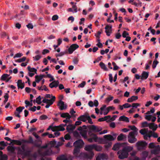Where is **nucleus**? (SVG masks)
Listing matches in <instances>:
<instances>
[{
  "label": "nucleus",
  "mask_w": 160,
  "mask_h": 160,
  "mask_svg": "<svg viewBox=\"0 0 160 160\" xmlns=\"http://www.w3.org/2000/svg\"><path fill=\"white\" fill-rule=\"evenodd\" d=\"M158 62L157 60H154L153 62V64L152 65V67L153 68H155L156 67L157 65L158 64Z\"/></svg>",
  "instance_id": "79ce46f5"
},
{
  "label": "nucleus",
  "mask_w": 160,
  "mask_h": 160,
  "mask_svg": "<svg viewBox=\"0 0 160 160\" xmlns=\"http://www.w3.org/2000/svg\"><path fill=\"white\" fill-rule=\"evenodd\" d=\"M58 18V16L57 15H54L52 18V19L53 21L57 20Z\"/></svg>",
  "instance_id": "e2e57ef3"
},
{
  "label": "nucleus",
  "mask_w": 160,
  "mask_h": 160,
  "mask_svg": "<svg viewBox=\"0 0 160 160\" xmlns=\"http://www.w3.org/2000/svg\"><path fill=\"white\" fill-rule=\"evenodd\" d=\"M25 86L24 83H22V80H18L17 82V86L18 89L21 88V89H23Z\"/></svg>",
  "instance_id": "a211bd4d"
},
{
  "label": "nucleus",
  "mask_w": 160,
  "mask_h": 160,
  "mask_svg": "<svg viewBox=\"0 0 160 160\" xmlns=\"http://www.w3.org/2000/svg\"><path fill=\"white\" fill-rule=\"evenodd\" d=\"M59 82L58 80H54L49 84V87L51 88L54 87L56 88L59 85Z\"/></svg>",
  "instance_id": "f3484780"
},
{
  "label": "nucleus",
  "mask_w": 160,
  "mask_h": 160,
  "mask_svg": "<svg viewBox=\"0 0 160 160\" xmlns=\"http://www.w3.org/2000/svg\"><path fill=\"white\" fill-rule=\"evenodd\" d=\"M126 138V136L122 133L120 134L117 138V140L118 141L122 140L124 138Z\"/></svg>",
  "instance_id": "c756f323"
},
{
  "label": "nucleus",
  "mask_w": 160,
  "mask_h": 160,
  "mask_svg": "<svg viewBox=\"0 0 160 160\" xmlns=\"http://www.w3.org/2000/svg\"><path fill=\"white\" fill-rule=\"evenodd\" d=\"M128 144V143L127 142H123L121 144L117 143L113 146L112 149L114 151L118 150L122 145H127Z\"/></svg>",
  "instance_id": "f8f14e48"
},
{
  "label": "nucleus",
  "mask_w": 160,
  "mask_h": 160,
  "mask_svg": "<svg viewBox=\"0 0 160 160\" xmlns=\"http://www.w3.org/2000/svg\"><path fill=\"white\" fill-rule=\"evenodd\" d=\"M88 134L91 137L88 139V141L90 142H92L93 141L95 142H98L99 143H101L102 142L103 140L102 138H98L96 134L92 133L91 131L88 132Z\"/></svg>",
  "instance_id": "f03ea898"
},
{
  "label": "nucleus",
  "mask_w": 160,
  "mask_h": 160,
  "mask_svg": "<svg viewBox=\"0 0 160 160\" xmlns=\"http://www.w3.org/2000/svg\"><path fill=\"white\" fill-rule=\"evenodd\" d=\"M0 159L1 160H7L8 157L6 155L3 154L2 152L0 151Z\"/></svg>",
  "instance_id": "bb28decb"
},
{
  "label": "nucleus",
  "mask_w": 160,
  "mask_h": 160,
  "mask_svg": "<svg viewBox=\"0 0 160 160\" xmlns=\"http://www.w3.org/2000/svg\"><path fill=\"white\" fill-rule=\"evenodd\" d=\"M149 123H148V122H144L142 123V127H148Z\"/></svg>",
  "instance_id": "774afa93"
},
{
  "label": "nucleus",
  "mask_w": 160,
  "mask_h": 160,
  "mask_svg": "<svg viewBox=\"0 0 160 160\" xmlns=\"http://www.w3.org/2000/svg\"><path fill=\"white\" fill-rule=\"evenodd\" d=\"M58 126H54V127L52 126V130L53 132L58 131Z\"/></svg>",
  "instance_id": "69168bd1"
},
{
  "label": "nucleus",
  "mask_w": 160,
  "mask_h": 160,
  "mask_svg": "<svg viewBox=\"0 0 160 160\" xmlns=\"http://www.w3.org/2000/svg\"><path fill=\"white\" fill-rule=\"evenodd\" d=\"M128 35V33L126 31H124L122 34V36L124 38H126L127 37L126 36Z\"/></svg>",
  "instance_id": "338daca9"
},
{
  "label": "nucleus",
  "mask_w": 160,
  "mask_h": 160,
  "mask_svg": "<svg viewBox=\"0 0 160 160\" xmlns=\"http://www.w3.org/2000/svg\"><path fill=\"white\" fill-rule=\"evenodd\" d=\"M99 65L102 69H103L105 71H108V69L107 68L105 64L103 62H101L99 63Z\"/></svg>",
  "instance_id": "7c9ffc66"
},
{
  "label": "nucleus",
  "mask_w": 160,
  "mask_h": 160,
  "mask_svg": "<svg viewBox=\"0 0 160 160\" xmlns=\"http://www.w3.org/2000/svg\"><path fill=\"white\" fill-rule=\"evenodd\" d=\"M148 75L149 72L143 71L142 74L141 79L142 80L146 79L148 78Z\"/></svg>",
  "instance_id": "4be33fe9"
},
{
  "label": "nucleus",
  "mask_w": 160,
  "mask_h": 160,
  "mask_svg": "<svg viewBox=\"0 0 160 160\" xmlns=\"http://www.w3.org/2000/svg\"><path fill=\"white\" fill-rule=\"evenodd\" d=\"M64 138L66 140H69L71 138V137L68 134H66L64 136Z\"/></svg>",
  "instance_id": "052dcab7"
},
{
  "label": "nucleus",
  "mask_w": 160,
  "mask_h": 160,
  "mask_svg": "<svg viewBox=\"0 0 160 160\" xmlns=\"http://www.w3.org/2000/svg\"><path fill=\"white\" fill-rule=\"evenodd\" d=\"M55 101H51L47 103V104L45 106V108H48L50 105H52Z\"/></svg>",
  "instance_id": "a18cd8bd"
},
{
  "label": "nucleus",
  "mask_w": 160,
  "mask_h": 160,
  "mask_svg": "<svg viewBox=\"0 0 160 160\" xmlns=\"http://www.w3.org/2000/svg\"><path fill=\"white\" fill-rule=\"evenodd\" d=\"M80 133L81 136L83 137L84 136H85V135H87V131L86 130H83L81 132H80Z\"/></svg>",
  "instance_id": "680f3d73"
},
{
  "label": "nucleus",
  "mask_w": 160,
  "mask_h": 160,
  "mask_svg": "<svg viewBox=\"0 0 160 160\" xmlns=\"http://www.w3.org/2000/svg\"><path fill=\"white\" fill-rule=\"evenodd\" d=\"M88 116V115H81L77 119L78 120L81 121L83 122H86V117Z\"/></svg>",
  "instance_id": "393cba45"
},
{
  "label": "nucleus",
  "mask_w": 160,
  "mask_h": 160,
  "mask_svg": "<svg viewBox=\"0 0 160 160\" xmlns=\"http://www.w3.org/2000/svg\"><path fill=\"white\" fill-rule=\"evenodd\" d=\"M45 76L44 75H40L39 76L37 75L35 76V80L37 83H38L42 79V78L44 77Z\"/></svg>",
  "instance_id": "5701e85b"
},
{
  "label": "nucleus",
  "mask_w": 160,
  "mask_h": 160,
  "mask_svg": "<svg viewBox=\"0 0 160 160\" xmlns=\"http://www.w3.org/2000/svg\"><path fill=\"white\" fill-rule=\"evenodd\" d=\"M147 143L145 142L138 141L136 143V146L138 150H140L147 145Z\"/></svg>",
  "instance_id": "0eeeda50"
},
{
  "label": "nucleus",
  "mask_w": 160,
  "mask_h": 160,
  "mask_svg": "<svg viewBox=\"0 0 160 160\" xmlns=\"http://www.w3.org/2000/svg\"><path fill=\"white\" fill-rule=\"evenodd\" d=\"M18 152L20 154L25 157H29L31 152L30 150L26 149L24 145H22L21 146V148L19 149Z\"/></svg>",
  "instance_id": "20e7f679"
},
{
  "label": "nucleus",
  "mask_w": 160,
  "mask_h": 160,
  "mask_svg": "<svg viewBox=\"0 0 160 160\" xmlns=\"http://www.w3.org/2000/svg\"><path fill=\"white\" fill-rule=\"evenodd\" d=\"M140 106V104L138 103H133L132 104V106L133 108H137L139 106Z\"/></svg>",
  "instance_id": "13d9d810"
},
{
  "label": "nucleus",
  "mask_w": 160,
  "mask_h": 160,
  "mask_svg": "<svg viewBox=\"0 0 160 160\" xmlns=\"http://www.w3.org/2000/svg\"><path fill=\"white\" fill-rule=\"evenodd\" d=\"M58 131H64L65 130V129L64 127H63V126L61 124L60 125L58 126Z\"/></svg>",
  "instance_id": "58836bf2"
},
{
  "label": "nucleus",
  "mask_w": 160,
  "mask_h": 160,
  "mask_svg": "<svg viewBox=\"0 0 160 160\" xmlns=\"http://www.w3.org/2000/svg\"><path fill=\"white\" fill-rule=\"evenodd\" d=\"M115 108L113 106H109L106 109V110L107 111V112H104L103 114L104 115H107L110 110H114Z\"/></svg>",
  "instance_id": "2f4dec72"
},
{
  "label": "nucleus",
  "mask_w": 160,
  "mask_h": 160,
  "mask_svg": "<svg viewBox=\"0 0 160 160\" xmlns=\"http://www.w3.org/2000/svg\"><path fill=\"white\" fill-rule=\"evenodd\" d=\"M152 117V116L151 115H147L145 116V118L148 121H150Z\"/></svg>",
  "instance_id": "0e129e2a"
},
{
  "label": "nucleus",
  "mask_w": 160,
  "mask_h": 160,
  "mask_svg": "<svg viewBox=\"0 0 160 160\" xmlns=\"http://www.w3.org/2000/svg\"><path fill=\"white\" fill-rule=\"evenodd\" d=\"M94 149H95L97 151H100L102 150V148L100 145H97L96 144H94Z\"/></svg>",
  "instance_id": "72a5a7b5"
},
{
  "label": "nucleus",
  "mask_w": 160,
  "mask_h": 160,
  "mask_svg": "<svg viewBox=\"0 0 160 160\" xmlns=\"http://www.w3.org/2000/svg\"><path fill=\"white\" fill-rule=\"evenodd\" d=\"M22 141L23 143H33L32 138L31 136H29L28 140L23 139L22 140Z\"/></svg>",
  "instance_id": "6ab92c4d"
},
{
  "label": "nucleus",
  "mask_w": 160,
  "mask_h": 160,
  "mask_svg": "<svg viewBox=\"0 0 160 160\" xmlns=\"http://www.w3.org/2000/svg\"><path fill=\"white\" fill-rule=\"evenodd\" d=\"M90 129L94 132H98L102 130V128L101 127H97L94 125H92L91 126Z\"/></svg>",
  "instance_id": "2eb2a0df"
},
{
  "label": "nucleus",
  "mask_w": 160,
  "mask_h": 160,
  "mask_svg": "<svg viewBox=\"0 0 160 160\" xmlns=\"http://www.w3.org/2000/svg\"><path fill=\"white\" fill-rule=\"evenodd\" d=\"M76 128V126L72 124H69L67 126L66 129L69 133L72 132Z\"/></svg>",
  "instance_id": "4468645a"
},
{
  "label": "nucleus",
  "mask_w": 160,
  "mask_h": 160,
  "mask_svg": "<svg viewBox=\"0 0 160 160\" xmlns=\"http://www.w3.org/2000/svg\"><path fill=\"white\" fill-rule=\"evenodd\" d=\"M9 76V75L7 74H3L1 77V80L2 81H6L7 78Z\"/></svg>",
  "instance_id": "f704fd0d"
},
{
  "label": "nucleus",
  "mask_w": 160,
  "mask_h": 160,
  "mask_svg": "<svg viewBox=\"0 0 160 160\" xmlns=\"http://www.w3.org/2000/svg\"><path fill=\"white\" fill-rule=\"evenodd\" d=\"M123 106L124 108H130L131 107V105L128 103H125L124 104H123Z\"/></svg>",
  "instance_id": "5fc2aeb1"
},
{
  "label": "nucleus",
  "mask_w": 160,
  "mask_h": 160,
  "mask_svg": "<svg viewBox=\"0 0 160 160\" xmlns=\"http://www.w3.org/2000/svg\"><path fill=\"white\" fill-rule=\"evenodd\" d=\"M113 97L109 96L106 99V102L107 103H108L110 101H112L113 99Z\"/></svg>",
  "instance_id": "c03bdc74"
},
{
  "label": "nucleus",
  "mask_w": 160,
  "mask_h": 160,
  "mask_svg": "<svg viewBox=\"0 0 160 160\" xmlns=\"http://www.w3.org/2000/svg\"><path fill=\"white\" fill-rule=\"evenodd\" d=\"M138 98V96H133L131 98H128L127 102H132L137 100Z\"/></svg>",
  "instance_id": "b1692460"
},
{
  "label": "nucleus",
  "mask_w": 160,
  "mask_h": 160,
  "mask_svg": "<svg viewBox=\"0 0 160 160\" xmlns=\"http://www.w3.org/2000/svg\"><path fill=\"white\" fill-rule=\"evenodd\" d=\"M148 126L150 129H152L154 131L156 130L158 128L157 125L153 123H149Z\"/></svg>",
  "instance_id": "aec40b11"
},
{
  "label": "nucleus",
  "mask_w": 160,
  "mask_h": 160,
  "mask_svg": "<svg viewBox=\"0 0 160 160\" xmlns=\"http://www.w3.org/2000/svg\"><path fill=\"white\" fill-rule=\"evenodd\" d=\"M66 53L65 52H61L57 54L56 55V56L57 57H61L64 55Z\"/></svg>",
  "instance_id": "bf43d9fd"
},
{
  "label": "nucleus",
  "mask_w": 160,
  "mask_h": 160,
  "mask_svg": "<svg viewBox=\"0 0 160 160\" xmlns=\"http://www.w3.org/2000/svg\"><path fill=\"white\" fill-rule=\"evenodd\" d=\"M129 128H130L133 131H136V134L137 133V128L134 126H129Z\"/></svg>",
  "instance_id": "ea45409f"
},
{
  "label": "nucleus",
  "mask_w": 160,
  "mask_h": 160,
  "mask_svg": "<svg viewBox=\"0 0 160 160\" xmlns=\"http://www.w3.org/2000/svg\"><path fill=\"white\" fill-rule=\"evenodd\" d=\"M61 117L62 118H66L67 119L70 120L71 118V116L67 112L63 113L61 114Z\"/></svg>",
  "instance_id": "412c9836"
},
{
  "label": "nucleus",
  "mask_w": 160,
  "mask_h": 160,
  "mask_svg": "<svg viewBox=\"0 0 160 160\" xmlns=\"http://www.w3.org/2000/svg\"><path fill=\"white\" fill-rule=\"evenodd\" d=\"M8 151L13 152L15 151V148L14 147L9 146L8 147Z\"/></svg>",
  "instance_id": "37998d69"
},
{
  "label": "nucleus",
  "mask_w": 160,
  "mask_h": 160,
  "mask_svg": "<svg viewBox=\"0 0 160 160\" xmlns=\"http://www.w3.org/2000/svg\"><path fill=\"white\" fill-rule=\"evenodd\" d=\"M81 148H79L78 147H75V148L73 151V154L76 157L78 156V154L80 152V149Z\"/></svg>",
  "instance_id": "cd10ccee"
},
{
  "label": "nucleus",
  "mask_w": 160,
  "mask_h": 160,
  "mask_svg": "<svg viewBox=\"0 0 160 160\" xmlns=\"http://www.w3.org/2000/svg\"><path fill=\"white\" fill-rule=\"evenodd\" d=\"M112 25L109 26L108 25H107L105 27V29H106L105 32L108 36H110V33L112 32Z\"/></svg>",
  "instance_id": "ddd939ff"
},
{
  "label": "nucleus",
  "mask_w": 160,
  "mask_h": 160,
  "mask_svg": "<svg viewBox=\"0 0 160 160\" xmlns=\"http://www.w3.org/2000/svg\"><path fill=\"white\" fill-rule=\"evenodd\" d=\"M55 98H56L54 96H52V98L51 99L49 100L48 99H46L44 98L42 100V102L43 103H48L49 102H50V101H52V100L55 101Z\"/></svg>",
  "instance_id": "c85d7f7f"
},
{
  "label": "nucleus",
  "mask_w": 160,
  "mask_h": 160,
  "mask_svg": "<svg viewBox=\"0 0 160 160\" xmlns=\"http://www.w3.org/2000/svg\"><path fill=\"white\" fill-rule=\"evenodd\" d=\"M57 105L59 107V108L61 110L65 109L67 108V105H65L64 102L62 101L61 100L59 101Z\"/></svg>",
  "instance_id": "9d476101"
},
{
  "label": "nucleus",
  "mask_w": 160,
  "mask_h": 160,
  "mask_svg": "<svg viewBox=\"0 0 160 160\" xmlns=\"http://www.w3.org/2000/svg\"><path fill=\"white\" fill-rule=\"evenodd\" d=\"M139 132L141 134L145 135V134L147 133V131L146 130L144 129H142L140 130Z\"/></svg>",
  "instance_id": "3c124183"
},
{
  "label": "nucleus",
  "mask_w": 160,
  "mask_h": 160,
  "mask_svg": "<svg viewBox=\"0 0 160 160\" xmlns=\"http://www.w3.org/2000/svg\"><path fill=\"white\" fill-rule=\"evenodd\" d=\"M133 148L131 146H126L124 147L122 150L119 151L118 154L119 155L118 158L120 159H123L127 158L128 156V153L132 151Z\"/></svg>",
  "instance_id": "f257e3e1"
},
{
  "label": "nucleus",
  "mask_w": 160,
  "mask_h": 160,
  "mask_svg": "<svg viewBox=\"0 0 160 160\" xmlns=\"http://www.w3.org/2000/svg\"><path fill=\"white\" fill-rule=\"evenodd\" d=\"M86 82L85 81H83L81 83L78 85V88H83L85 85Z\"/></svg>",
  "instance_id": "09e8293b"
},
{
  "label": "nucleus",
  "mask_w": 160,
  "mask_h": 160,
  "mask_svg": "<svg viewBox=\"0 0 160 160\" xmlns=\"http://www.w3.org/2000/svg\"><path fill=\"white\" fill-rule=\"evenodd\" d=\"M33 58L34 59V60L37 61L39 60L40 58H41V56L39 55H38L35 57H33Z\"/></svg>",
  "instance_id": "a19ab883"
},
{
  "label": "nucleus",
  "mask_w": 160,
  "mask_h": 160,
  "mask_svg": "<svg viewBox=\"0 0 160 160\" xmlns=\"http://www.w3.org/2000/svg\"><path fill=\"white\" fill-rule=\"evenodd\" d=\"M79 46L77 44H73L70 46L68 49L69 54H72L73 51L79 48Z\"/></svg>",
  "instance_id": "1a4fd4ad"
},
{
  "label": "nucleus",
  "mask_w": 160,
  "mask_h": 160,
  "mask_svg": "<svg viewBox=\"0 0 160 160\" xmlns=\"http://www.w3.org/2000/svg\"><path fill=\"white\" fill-rule=\"evenodd\" d=\"M86 119L88 120V122L90 124H92L93 123V122L92 121L91 118L88 115Z\"/></svg>",
  "instance_id": "8fccbe9b"
},
{
  "label": "nucleus",
  "mask_w": 160,
  "mask_h": 160,
  "mask_svg": "<svg viewBox=\"0 0 160 160\" xmlns=\"http://www.w3.org/2000/svg\"><path fill=\"white\" fill-rule=\"evenodd\" d=\"M99 155L102 159H107L108 158L107 156L104 153L100 154Z\"/></svg>",
  "instance_id": "4c0bfd02"
},
{
  "label": "nucleus",
  "mask_w": 160,
  "mask_h": 160,
  "mask_svg": "<svg viewBox=\"0 0 160 160\" xmlns=\"http://www.w3.org/2000/svg\"><path fill=\"white\" fill-rule=\"evenodd\" d=\"M119 120L120 121L126 122H129L128 118L124 116H122L120 117L119 118Z\"/></svg>",
  "instance_id": "a878e982"
},
{
  "label": "nucleus",
  "mask_w": 160,
  "mask_h": 160,
  "mask_svg": "<svg viewBox=\"0 0 160 160\" xmlns=\"http://www.w3.org/2000/svg\"><path fill=\"white\" fill-rule=\"evenodd\" d=\"M94 155V153L93 152H91L88 153L85 152H81L78 156L77 157L81 159H92Z\"/></svg>",
  "instance_id": "7ed1b4c3"
},
{
  "label": "nucleus",
  "mask_w": 160,
  "mask_h": 160,
  "mask_svg": "<svg viewBox=\"0 0 160 160\" xmlns=\"http://www.w3.org/2000/svg\"><path fill=\"white\" fill-rule=\"evenodd\" d=\"M41 97L40 96L38 97V98H36V102L38 104H40L41 103Z\"/></svg>",
  "instance_id": "49530a36"
},
{
  "label": "nucleus",
  "mask_w": 160,
  "mask_h": 160,
  "mask_svg": "<svg viewBox=\"0 0 160 160\" xmlns=\"http://www.w3.org/2000/svg\"><path fill=\"white\" fill-rule=\"evenodd\" d=\"M156 146L153 143L151 142V143H150L149 144V148H150L153 149Z\"/></svg>",
  "instance_id": "6e6d98bb"
},
{
  "label": "nucleus",
  "mask_w": 160,
  "mask_h": 160,
  "mask_svg": "<svg viewBox=\"0 0 160 160\" xmlns=\"http://www.w3.org/2000/svg\"><path fill=\"white\" fill-rule=\"evenodd\" d=\"M23 55V54L22 53H18L16 54L14 56L13 58H20Z\"/></svg>",
  "instance_id": "4d7b16f0"
},
{
  "label": "nucleus",
  "mask_w": 160,
  "mask_h": 160,
  "mask_svg": "<svg viewBox=\"0 0 160 160\" xmlns=\"http://www.w3.org/2000/svg\"><path fill=\"white\" fill-rule=\"evenodd\" d=\"M26 57H23L22 58H19L18 59L15 60L16 62H24L26 59Z\"/></svg>",
  "instance_id": "c9c22d12"
},
{
  "label": "nucleus",
  "mask_w": 160,
  "mask_h": 160,
  "mask_svg": "<svg viewBox=\"0 0 160 160\" xmlns=\"http://www.w3.org/2000/svg\"><path fill=\"white\" fill-rule=\"evenodd\" d=\"M151 152L152 154L155 155L159 154L160 152V147L159 145H157L151 151Z\"/></svg>",
  "instance_id": "9b49d317"
},
{
  "label": "nucleus",
  "mask_w": 160,
  "mask_h": 160,
  "mask_svg": "<svg viewBox=\"0 0 160 160\" xmlns=\"http://www.w3.org/2000/svg\"><path fill=\"white\" fill-rule=\"evenodd\" d=\"M48 117L45 115H42L40 117V119L41 120H45L48 118Z\"/></svg>",
  "instance_id": "603ef678"
},
{
  "label": "nucleus",
  "mask_w": 160,
  "mask_h": 160,
  "mask_svg": "<svg viewBox=\"0 0 160 160\" xmlns=\"http://www.w3.org/2000/svg\"><path fill=\"white\" fill-rule=\"evenodd\" d=\"M103 138L104 139L103 140H102V141L103 140L106 143H107L108 141H112L114 140L115 139V137L114 138L110 134L105 135L103 136Z\"/></svg>",
  "instance_id": "423d86ee"
},
{
  "label": "nucleus",
  "mask_w": 160,
  "mask_h": 160,
  "mask_svg": "<svg viewBox=\"0 0 160 160\" xmlns=\"http://www.w3.org/2000/svg\"><path fill=\"white\" fill-rule=\"evenodd\" d=\"M136 134V131H133L130 132L128 136V141L131 143L135 142L137 141V139L135 138L134 135Z\"/></svg>",
  "instance_id": "39448f33"
},
{
  "label": "nucleus",
  "mask_w": 160,
  "mask_h": 160,
  "mask_svg": "<svg viewBox=\"0 0 160 160\" xmlns=\"http://www.w3.org/2000/svg\"><path fill=\"white\" fill-rule=\"evenodd\" d=\"M79 59L77 58H74L73 59V62L75 64H77L78 63Z\"/></svg>",
  "instance_id": "864d4df0"
},
{
  "label": "nucleus",
  "mask_w": 160,
  "mask_h": 160,
  "mask_svg": "<svg viewBox=\"0 0 160 160\" xmlns=\"http://www.w3.org/2000/svg\"><path fill=\"white\" fill-rule=\"evenodd\" d=\"M28 69L30 72H34L37 74V70L34 68H31L30 66L28 67Z\"/></svg>",
  "instance_id": "473e14b6"
},
{
  "label": "nucleus",
  "mask_w": 160,
  "mask_h": 160,
  "mask_svg": "<svg viewBox=\"0 0 160 160\" xmlns=\"http://www.w3.org/2000/svg\"><path fill=\"white\" fill-rule=\"evenodd\" d=\"M84 145V142L82 139L78 140L74 142L73 143V145L75 147L81 148L83 147Z\"/></svg>",
  "instance_id": "6e6552de"
},
{
  "label": "nucleus",
  "mask_w": 160,
  "mask_h": 160,
  "mask_svg": "<svg viewBox=\"0 0 160 160\" xmlns=\"http://www.w3.org/2000/svg\"><path fill=\"white\" fill-rule=\"evenodd\" d=\"M102 32L98 31L96 34H95V36L97 38H100V34L102 33Z\"/></svg>",
  "instance_id": "de8ad7c7"
},
{
  "label": "nucleus",
  "mask_w": 160,
  "mask_h": 160,
  "mask_svg": "<svg viewBox=\"0 0 160 160\" xmlns=\"http://www.w3.org/2000/svg\"><path fill=\"white\" fill-rule=\"evenodd\" d=\"M94 144L92 145H88L85 146L84 149L85 150L89 151L90 153L91 152H92V150L94 149Z\"/></svg>",
  "instance_id": "dca6fc26"
},
{
  "label": "nucleus",
  "mask_w": 160,
  "mask_h": 160,
  "mask_svg": "<svg viewBox=\"0 0 160 160\" xmlns=\"http://www.w3.org/2000/svg\"><path fill=\"white\" fill-rule=\"evenodd\" d=\"M57 160H67V158H66L65 155H62L57 158Z\"/></svg>",
  "instance_id": "e433bc0d"
}]
</instances>
